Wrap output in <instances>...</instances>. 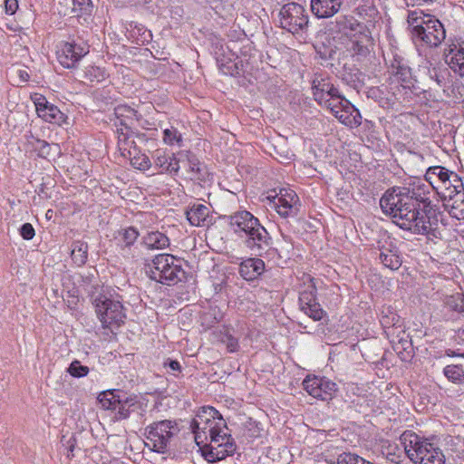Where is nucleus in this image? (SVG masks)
I'll return each mask as SVG.
<instances>
[{"label": "nucleus", "instance_id": "f257e3e1", "mask_svg": "<svg viewBox=\"0 0 464 464\" xmlns=\"http://www.w3.org/2000/svg\"><path fill=\"white\" fill-rule=\"evenodd\" d=\"M432 188L421 180L409 186L388 188L380 198L382 212L391 216L401 228L417 235L435 236L437 220L427 213Z\"/></svg>", "mask_w": 464, "mask_h": 464}, {"label": "nucleus", "instance_id": "f03ea898", "mask_svg": "<svg viewBox=\"0 0 464 464\" xmlns=\"http://www.w3.org/2000/svg\"><path fill=\"white\" fill-rule=\"evenodd\" d=\"M190 428L195 442L208 462L215 463L235 454V440L227 432L226 420L214 407H201L191 420Z\"/></svg>", "mask_w": 464, "mask_h": 464}, {"label": "nucleus", "instance_id": "7ed1b4c3", "mask_svg": "<svg viewBox=\"0 0 464 464\" xmlns=\"http://www.w3.org/2000/svg\"><path fill=\"white\" fill-rule=\"evenodd\" d=\"M228 219L229 227L252 255L262 256L272 247L270 234L251 212L237 211L229 216Z\"/></svg>", "mask_w": 464, "mask_h": 464}, {"label": "nucleus", "instance_id": "20e7f679", "mask_svg": "<svg viewBox=\"0 0 464 464\" xmlns=\"http://www.w3.org/2000/svg\"><path fill=\"white\" fill-rule=\"evenodd\" d=\"M91 303L97 319L106 334H114L127 318V308L123 305L122 296L114 289H102L91 295Z\"/></svg>", "mask_w": 464, "mask_h": 464}, {"label": "nucleus", "instance_id": "39448f33", "mask_svg": "<svg viewBox=\"0 0 464 464\" xmlns=\"http://www.w3.org/2000/svg\"><path fill=\"white\" fill-rule=\"evenodd\" d=\"M407 23L411 38L417 47L436 48L446 38L442 23L422 10L409 11Z\"/></svg>", "mask_w": 464, "mask_h": 464}, {"label": "nucleus", "instance_id": "423d86ee", "mask_svg": "<svg viewBox=\"0 0 464 464\" xmlns=\"http://www.w3.org/2000/svg\"><path fill=\"white\" fill-rule=\"evenodd\" d=\"M400 442L406 456L414 464L445 463V456L440 447L412 430H405L400 436Z\"/></svg>", "mask_w": 464, "mask_h": 464}, {"label": "nucleus", "instance_id": "0eeeda50", "mask_svg": "<svg viewBox=\"0 0 464 464\" xmlns=\"http://www.w3.org/2000/svg\"><path fill=\"white\" fill-rule=\"evenodd\" d=\"M145 273L151 279L167 285H175L185 278L181 262L170 254H159L145 265Z\"/></svg>", "mask_w": 464, "mask_h": 464}, {"label": "nucleus", "instance_id": "6e6552de", "mask_svg": "<svg viewBox=\"0 0 464 464\" xmlns=\"http://www.w3.org/2000/svg\"><path fill=\"white\" fill-rule=\"evenodd\" d=\"M180 430L176 420L153 421L145 428V446L151 451L165 454L172 446Z\"/></svg>", "mask_w": 464, "mask_h": 464}, {"label": "nucleus", "instance_id": "1a4fd4ad", "mask_svg": "<svg viewBox=\"0 0 464 464\" xmlns=\"http://www.w3.org/2000/svg\"><path fill=\"white\" fill-rule=\"evenodd\" d=\"M280 26L295 34L308 27V14L302 5L295 2L284 5L279 12Z\"/></svg>", "mask_w": 464, "mask_h": 464}, {"label": "nucleus", "instance_id": "9d476101", "mask_svg": "<svg viewBox=\"0 0 464 464\" xmlns=\"http://www.w3.org/2000/svg\"><path fill=\"white\" fill-rule=\"evenodd\" d=\"M340 47H337L343 52L344 56L352 57L359 62L364 59L370 53V46L372 45V37L365 31V27L340 38Z\"/></svg>", "mask_w": 464, "mask_h": 464}, {"label": "nucleus", "instance_id": "9b49d317", "mask_svg": "<svg viewBox=\"0 0 464 464\" xmlns=\"http://www.w3.org/2000/svg\"><path fill=\"white\" fill-rule=\"evenodd\" d=\"M271 208L283 218H295L300 211V199L297 194L289 188H280L275 196H268Z\"/></svg>", "mask_w": 464, "mask_h": 464}, {"label": "nucleus", "instance_id": "f8f14e48", "mask_svg": "<svg viewBox=\"0 0 464 464\" xmlns=\"http://www.w3.org/2000/svg\"><path fill=\"white\" fill-rule=\"evenodd\" d=\"M326 108L346 127L353 129L362 124V115L359 110L343 94L339 98H334Z\"/></svg>", "mask_w": 464, "mask_h": 464}, {"label": "nucleus", "instance_id": "ddd939ff", "mask_svg": "<svg viewBox=\"0 0 464 464\" xmlns=\"http://www.w3.org/2000/svg\"><path fill=\"white\" fill-rule=\"evenodd\" d=\"M304 390L313 398L321 401L332 400L338 391L337 384L326 377L307 375L302 382Z\"/></svg>", "mask_w": 464, "mask_h": 464}, {"label": "nucleus", "instance_id": "4468645a", "mask_svg": "<svg viewBox=\"0 0 464 464\" xmlns=\"http://www.w3.org/2000/svg\"><path fill=\"white\" fill-rule=\"evenodd\" d=\"M90 52V45L84 42L72 40L62 43L57 51V59L64 68L71 69Z\"/></svg>", "mask_w": 464, "mask_h": 464}, {"label": "nucleus", "instance_id": "2eb2a0df", "mask_svg": "<svg viewBox=\"0 0 464 464\" xmlns=\"http://www.w3.org/2000/svg\"><path fill=\"white\" fill-rule=\"evenodd\" d=\"M312 91L314 101L325 108L329 102L342 94L331 82V78L324 73L314 74L312 81Z\"/></svg>", "mask_w": 464, "mask_h": 464}, {"label": "nucleus", "instance_id": "dca6fc26", "mask_svg": "<svg viewBox=\"0 0 464 464\" xmlns=\"http://www.w3.org/2000/svg\"><path fill=\"white\" fill-rule=\"evenodd\" d=\"M300 309L314 321L323 319L325 312L317 302V288L314 278H310L309 285L300 292Z\"/></svg>", "mask_w": 464, "mask_h": 464}, {"label": "nucleus", "instance_id": "f3484780", "mask_svg": "<svg viewBox=\"0 0 464 464\" xmlns=\"http://www.w3.org/2000/svg\"><path fill=\"white\" fill-rule=\"evenodd\" d=\"M37 115L44 121L61 126L67 122L68 117L54 104L49 102L43 95L34 99Z\"/></svg>", "mask_w": 464, "mask_h": 464}, {"label": "nucleus", "instance_id": "a211bd4d", "mask_svg": "<svg viewBox=\"0 0 464 464\" xmlns=\"http://www.w3.org/2000/svg\"><path fill=\"white\" fill-rule=\"evenodd\" d=\"M391 68L394 77H396L404 89H416L417 80L407 60L399 54H394L391 61Z\"/></svg>", "mask_w": 464, "mask_h": 464}, {"label": "nucleus", "instance_id": "6ab92c4d", "mask_svg": "<svg viewBox=\"0 0 464 464\" xmlns=\"http://www.w3.org/2000/svg\"><path fill=\"white\" fill-rule=\"evenodd\" d=\"M444 59L454 73L464 78V41L449 44L444 50Z\"/></svg>", "mask_w": 464, "mask_h": 464}, {"label": "nucleus", "instance_id": "aec40b11", "mask_svg": "<svg viewBox=\"0 0 464 464\" xmlns=\"http://www.w3.org/2000/svg\"><path fill=\"white\" fill-rule=\"evenodd\" d=\"M116 134L118 138V149L124 158H131L132 154L138 150L134 137L140 140H144L145 134L134 132L130 128L124 130L123 128H117Z\"/></svg>", "mask_w": 464, "mask_h": 464}, {"label": "nucleus", "instance_id": "412c9836", "mask_svg": "<svg viewBox=\"0 0 464 464\" xmlns=\"http://www.w3.org/2000/svg\"><path fill=\"white\" fill-rule=\"evenodd\" d=\"M463 188L464 184L458 174L450 171L447 176L437 184V187H434V190L443 201H447V198H451V194L460 191Z\"/></svg>", "mask_w": 464, "mask_h": 464}, {"label": "nucleus", "instance_id": "4be33fe9", "mask_svg": "<svg viewBox=\"0 0 464 464\" xmlns=\"http://www.w3.org/2000/svg\"><path fill=\"white\" fill-rule=\"evenodd\" d=\"M155 167L159 168L161 172L169 174H177L179 169V160L174 153H167L163 150H157L152 156Z\"/></svg>", "mask_w": 464, "mask_h": 464}, {"label": "nucleus", "instance_id": "5701e85b", "mask_svg": "<svg viewBox=\"0 0 464 464\" xmlns=\"http://www.w3.org/2000/svg\"><path fill=\"white\" fill-rule=\"evenodd\" d=\"M265 271V262L256 257L244 259L239 265V275L246 281L258 278Z\"/></svg>", "mask_w": 464, "mask_h": 464}, {"label": "nucleus", "instance_id": "b1692460", "mask_svg": "<svg viewBox=\"0 0 464 464\" xmlns=\"http://www.w3.org/2000/svg\"><path fill=\"white\" fill-rule=\"evenodd\" d=\"M186 217L191 226L208 227L212 222L208 207L203 204H194L187 211Z\"/></svg>", "mask_w": 464, "mask_h": 464}, {"label": "nucleus", "instance_id": "393cba45", "mask_svg": "<svg viewBox=\"0 0 464 464\" xmlns=\"http://www.w3.org/2000/svg\"><path fill=\"white\" fill-rule=\"evenodd\" d=\"M114 114L116 119L119 121L120 128H123L124 130L130 128L133 121H140L141 120V114L126 104H120L116 106L114 108ZM115 125L118 127L117 123H115Z\"/></svg>", "mask_w": 464, "mask_h": 464}, {"label": "nucleus", "instance_id": "a878e982", "mask_svg": "<svg viewBox=\"0 0 464 464\" xmlns=\"http://www.w3.org/2000/svg\"><path fill=\"white\" fill-rule=\"evenodd\" d=\"M138 411H144L142 403L139 401L137 396L129 395L125 392L114 418L116 420H126L130 417L131 412Z\"/></svg>", "mask_w": 464, "mask_h": 464}, {"label": "nucleus", "instance_id": "bb28decb", "mask_svg": "<svg viewBox=\"0 0 464 464\" xmlns=\"http://www.w3.org/2000/svg\"><path fill=\"white\" fill-rule=\"evenodd\" d=\"M71 13L80 24H88L93 13L92 0H72Z\"/></svg>", "mask_w": 464, "mask_h": 464}, {"label": "nucleus", "instance_id": "cd10ccee", "mask_svg": "<svg viewBox=\"0 0 464 464\" xmlns=\"http://www.w3.org/2000/svg\"><path fill=\"white\" fill-rule=\"evenodd\" d=\"M367 97L376 102L383 109L393 107L396 102L395 95L388 92L387 87L384 85L369 88Z\"/></svg>", "mask_w": 464, "mask_h": 464}, {"label": "nucleus", "instance_id": "c85d7f7f", "mask_svg": "<svg viewBox=\"0 0 464 464\" xmlns=\"http://www.w3.org/2000/svg\"><path fill=\"white\" fill-rule=\"evenodd\" d=\"M335 28L342 34L340 38H343L364 28V25L352 15H341L335 20Z\"/></svg>", "mask_w": 464, "mask_h": 464}, {"label": "nucleus", "instance_id": "c756f323", "mask_svg": "<svg viewBox=\"0 0 464 464\" xmlns=\"http://www.w3.org/2000/svg\"><path fill=\"white\" fill-rule=\"evenodd\" d=\"M124 394L125 392L121 390H109L99 395V401L103 409L111 410L116 413Z\"/></svg>", "mask_w": 464, "mask_h": 464}, {"label": "nucleus", "instance_id": "7c9ffc66", "mask_svg": "<svg viewBox=\"0 0 464 464\" xmlns=\"http://www.w3.org/2000/svg\"><path fill=\"white\" fill-rule=\"evenodd\" d=\"M139 235L137 228L128 227L119 230L118 236L115 238L119 241V246L121 247L123 253L129 254L130 246L134 245Z\"/></svg>", "mask_w": 464, "mask_h": 464}, {"label": "nucleus", "instance_id": "2f4dec72", "mask_svg": "<svg viewBox=\"0 0 464 464\" xmlns=\"http://www.w3.org/2000/svg\"><path fill=\"white\" fill-rule=\"evenodd\" d=\"M380 251L379 258L385 267L393 271L398 270L401 267L402 261L396 247H382Z\"/></svg>", "mask_w": 464, "mask_h": 464}, {"label": "nucleus", "instance_id": "473e14b6", "mask_svg": "<svg viewBox=\"0 0 464 464\" xmlns=\"http://www.w3.org/2000/svg\"><path fill=\"white\" fill-rule=\"evenodd\" d=\"M427 74L437 86L445 88L450 82V71L443 65H432L428 67Z\"/></svg>", "mask_w": 464, "mask_h": 464}, {"label": "nucleus", "instance_id": "72a5a7b5", "mask_svg": "<svg viewBox=\"0 0 464 464\" xmlns=\"http://www.w3.org/2000/svg\"><path fill=\"white\" fill-rule=\"evenodd\" d=\"M169 243V237L160 231H151L143 237V244L150 250L164 249Z\"/></svg>", "mask_w": 464, "mask_h": 464}, {"label": "nucleus", "instance_id": "f704fd0d", "mask_svg": "<svg viewBox=\"0 0 464 464\" xmlns=\"http://www.w3.org/2000/svg\"><path fill=\"white\" fill-rule=\"evenodd\" d=\"M403 335H405L404 332ZM393 350L402 362H410L414 356L413 345L408 339V335L400 337L399 341L393 344Z\"/></svg>", "mask_w": 464, "mask_h": 464}, {"label": "nucleus", "instance_id": "c9c22d12", "mask_svg": "<svg viewBox=\"0 0 464 464\" xmlns=\"http://www.w3.org/2000/svg\"><path fill=\"white\" fill-rule=\"evenodd\" d=\"M442 372L449 382L458 385H464V363L446 365Z\"/></svg>", "mask_w": 464, "mask_h": 464}, {"label": "nucleus", "instance_id": "e433bc0d", "mask_svg": "<svg viewBox=\"0 0 464 464\" xmlns=\"http://www.w3.org/2000/svg\"><path fill=\"white\" fill-rule=\"evenodd\" d=\"M71 256L76 266H83L87 262L88 244L82 240L73 241L71 246Z\"/></svg>", "mask_w": 464, "mask_h": 464}, {"label": "nucleus", "instance_id": "4c0bfd02", "mask_svg": "<svg viewBox=\"0 0 464 464\" xmlns=\"http://www.w3.org/2000/svg\"><path fill=\"white\" fill-rule=\"evenodd\" d=\"M188 168L190 179L198 181H205L208 174L206 166L194 155L188 156Z\"/></svg>", "mask_w": 464, "mask_h": 464}, {"label": "nucleus", "instance_id": "58836bf2", "mask_svg": "<svg viewBox=\"0 0 464 464\" xmlns=\"http://www.w3.org/2000/svg\"><path fill=\"white\" fill-rule=\"evenodd\" d=\"M340 73L341 80L353 89L359 88L362 83L361 79L362 72L357 68L344 65Z\"/></svg>", "mask_w": 464, "mask_h": 464}, {"label": "nucleus", "instance_id": "ea45409f", "mask_svg": "<svg viewBox=\"0 0 464 464\" xmlns=\"http://www.w3.org/2000/svg\"><path fill=\"white\" fill-rule=\"evenodd\" d=\"M451 198H447L448 201H452L450 214L459 220L464 219V188L460 191L451 194Z\"/></svg>", "mask_w": 464, "mask_h": 464}, {"label": "nucleus", "instance_id": "a19ab883", "mask_svg": "<svg viewBox=\"0 0 464 464\" xmlns=\"http://www.w3.org/2000/svg\"><path fill=\"white\" fill-rule=\"evenodd\" d=\"M109 74L106 70L100 66L88 65L83 70V79L85 82L93 84L103 82Z\"/></svg>", "mask_w": 464, "mask_h": 464}, {"label": "nucleus", "instance_id": "79ce46f5", "mask_svg": "<svg viewBox=\"0 0 464 464\" xmlns=\"http://www.w3.org/2000/svg\"><path fill=\"white\" fill-rule=\"evenodd\" d=\"M29 145L37 153V156L47 159L52 152L53 148L58 149V144H50L49 142L32 136L28 140Z\"/></svg>", "mask_w": 464, "mask_h": 464}, {"label": "nucleus", "instance_id": "37998d69", "mask_svg": "<svg viewBox=\"0 0 464 464\" xmlns=\"http://www.w3.org/2000/svg\"><path fill=\"white\" fill-rule=\"evenodd\" d=\"M450 171V170L442 166H432L428 168L424 178L428 184H430V186L434 190V187H437V184H439V182H440L441 179L447 176Z\"/></svg>", "mask_w": 464, "mask_h": 464}, {"label": "nucleus", "instance_id": "c03bdc74", "mask_svg": "<svg viewBox=\"0 0 464 464\" xmlns=\"http://www.w3.org/2000/svg\"><path fill=\"white\" fill-rule=\"evenodd\" d=\"M445 308L450 311L464 313V295L456 293L454 295H446L442 300Z\"/></svg>", "mask_w": 464, "mask_h": 464}, {"label": "nucleus", "instance_id": "a18cd8bd", "mask_svg": "<svg viewBox=\"0 0 464 464\" xmlns=\"http://www.w3.org/2000/svg\"><path fill=\"white\" fill-rule=\"evenodd\" d=\"M162 139L166 144L170 146L175 144L180 146L182 142L181 133L174 127L165 129Z\"/></svg>", "mask_w": 464, "mask_h": 464}, {"label": "nucleus", "instance_id": "49530a36", "mask_svg": "<svg viewBox=\"0 0 464 464\" xmlns=\"http://www.w3.org/2000/svg\"><path fill=\"white\" fill-rule=\"evenodd\" d=\"M130 160L131 165L140 170H147L150 168L151 162L148 156L145 154H140L138 150L135 154H132Z\"/></svg>", "mask_w": 464, "mask_h": 464}, {"label": "nucleus", "instance_id": "de8ad7c7", "mask_svg": "<svg viewBox=\"0 0 464 464\" xmlns=\"http://www.w3.org/2000/svg\"><path fill=\"white\" fill-rule=\"evenodd\" d=\"M90 369L82 365L80 361H72L67 368V372L74 378H82L88 375Z\"/></svg>", "mask_w": 464, "mask_h": 464}, {"label": "nucleus", "instance_id": "09e8293b", "mask_svg": "<svg viewBox=\"0 0 464 464\" xmlns=\"http://www.w3.org/2000/svg\"><path fill=\"white\" fill-rule=\"evenodd\" d=\"M342 452L343 451L338 447L329 445L322 452V459L327 464H336V459Z\"/></svg>", "mask_w": 464, "mask_h": 464}, {"label": "nucleus", "instance_id": "8fccbe9b", "mask_svg": "<svg viewBox=\"0 0 464 464\" xmlns=\"http://www.w3.org/2000/svg\"><path fill=\"white\" fill-rule=\"evenodd\" d=\"M220 342L226 345L229 353H235L239 348L238 339L228 332L220 334Z\"/></svg>", "mask_w": 464, "mask_h": 464}, {"label": "nucleus", "instance_id": "3c124183", "mask_svg": "<svg viewBox=\"0 0 464 464\" xmlns=\"http://www.w3.org/2000/svg\"><path fill=\"white\" fill-rule=\"evenodd\" d=\"M403 455H406L404 449L401 450L398 446H390L388 448L387 456L388 459L392 462L400 463L402 461Z\"/></svg>", "mask_w": 464, "mask_h": 464}, {"label": "nucleus", "instance_id": "603ef678", "mask_svg": "<svg viewBox=\"0 0 464 464\" xmlns=\"http://www.w3.org/2000/svg\"><path fill=\"white\" fill-rule=\"evenodd\" d=\"M358 455L351 452H342L336 459V464H356L358 461Z\"/></svg>", "mask_w": 464, "mask_h": 464}, {"label": "nucleus", "instance_id": "864d4df0", "mask_svg": "<svg viewBox=\"0 0 464 464\" xmlns=\"http://www.w3.org/2000/svg\"><path fill=\"white\" fill-rule=\"evenodd\" d=\"M19 233H20V236L24 239V240H31L35 236V230L33 227L32 224L30 223H24L21 226V227L19 228Z\"/></svg>", "mask_w": 464, "mask_h": 464}, {"label": "nucleus", "instance_id": "5fc2aeb1", "mask_svg": "<svg viewBox=\"0 0 464 464\" xmlns=\"http://www.w3.org/2000/svg\"><path fill=\"white\" fill-rule=\"evenodd\" d=\"M219 64L220 71L226 74V75H235L237 73V66L235 63L229 61L227 63H223L220 61H218Z\"/></svg>", "mask_w": 464, "mask_h": 464}, {"label": "nucleus", "instance_id": "6e6d98bb", "mask_svg": "<svg viewBox=\"0 0 464 464\" xmlns=\"http://www.w3.org/2000/svg\"><path fill=\"white\" fill-rule=\"evenodd\" d=\"M164 366H168L170 368V370L173 372L172 374L174 376H179V373L181 372V365L180 363L176 361V360H170V359H168L165 362H164Z\"/></svg>", "mask_w": 464, "mask_h": 464}, {"label": "nucleus", "instance_id": "4d7b16f0", "mask_svg": "<svg viewBox=\"0 0 464 464\" xmlns=\"http://www.w3.org/2000/svg\"><path fill=\"white\" fill-rule=\"evenodd\" d=\"M5 12L8 14H14L18 8L17 0H5Z\"/></svg>", "mask_w": 464, "mask_h": 464}, {"label": "nucleus", "instance_id": "13d9d810", "mask_svg": "<svg viewBox=\"0 0 464 464\" xmlns=\"http://www.w3.org/2000/svg\"><path fill=\"white\" fill-rule=\"evenodd\" d=\"M139 34L142 37V42H149L151 39V34L143 25L140 24L135 26Z\"/></svg>", "mask_w": 464, "mask_h": 464}, {"label": "nucleus", "instance_id": "bf43d9fd", "mask_svg": "<svg viewBox=\"0 0 464 464\" xmlns=\"http://www.w3.org/2000/svg\"><path fill=\"white\" fill-rule=\"evenodd\" d=\"M250 426H255L257 430H255L250 436L253 437V438H257L260 436V429L258 428V424L255 421H252L251 420L247 422V427H250ZM249 430H251V428H248Z\"/></svg>", "mask_w": 464, "mask_h": 464}, {"label": "nucleus", "instance_id": "052dcab7", "mask_svg": "<svg viewBox=\"0 0 464 464\" xmlns=\"http://www.w3.org/2000/svg\"><path fill=\"white\" fill-rule=\"evenodd\" d=\"M138 124L143 128V129H146V130H150V123L147 121V120H143V118L141 117V120L140 121H137Z\"/></svg>", "mask_w": 464, "mask_h": 464}, {"label": "nucleus", "instance_id": "680f3d73", "mask_svg": "<svg viewBox=\"0 0 464 464\" xmlns=\"http://www.w3.org/2000/svg\"><path fill=\"white\" fill-rule=\"evenodd\" d=\"M458 336L461 341L464 342V328L459 330Z\"/></svg>", "mask_w": 464, "mask_h": 464}, {"label": "nucleus", "instance_id": "e2e57ef3", "mask_svg": "<svg viewBox=\"0 0 464 464\" xmlns=\"http://www.w3.org/2000/svg\"><path fill=\"white\" fill-rule=\"evenodd\" d=\"M72 439H70V440H69V441H68V444H69V450H70V451H72V450H73V447H74V445H73V443H72Z\"/></svg>", "mask_w": 464, "mask_h": 464}, {"label": "nucleus", "instance_id": "0e129e2a", "mask_svg": "<svg viewBox=\"0 0 464 464\" xmlns=\"http://www.w3.org/2000/svg\"><path fill=\"white\" fill-rule=\"evenodd\" d=\"M25 76H27V77H28V73L24 72V73L21 72V73H20V77L24 78V77H25Z\"/></svg>", "mask_w": 464, "mask_h": 464}, {"label": "nucleus", "instance_id": "69168bd1", "mask_svg": "<svg viewBox=\"0 0 464 464\" xmlns=\"http://www.w3.org/2000/svg\"><path fill=\"white\" fill-rule=\"evenodd\" d=\"M25 76H27V77H28V73L24 72V73L21 72V73H20V77L24 78V77H25Z\"/></svg>", "mask_w": 464, "mask_h": 464}, {"label": "nucleus", "instance_id": "338daca9", "mask_svg": "<svg viewBox=\"0 0 464 464\" xmlns=\"http://www.w3.org/2000/svg\"><path fill=\"white\" fill-rule=\"evenodd\" d=\"M25 76H27V77H28V73L24 72V73L21 72V73H20V77L24 78V77H25Z\"/></svg>", "mask_w": 464, "mask_h": 464}, {"label": "nucleus", "instance_id": "774afa93", "mask_svg": "<svg viewBox=\"0 0 464 464\" xmlns=\"http://www.w3.org/2000/svg\"><path fill=\"white\" fill-rule=\"evenodd\" d=\"M388 324V323H386L385 321H382V324L384 327H387V326H386V324Z\"/></svg>", "mask_w": 464, "mask_h": 464}]
</instances>
